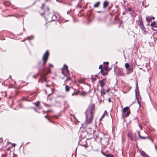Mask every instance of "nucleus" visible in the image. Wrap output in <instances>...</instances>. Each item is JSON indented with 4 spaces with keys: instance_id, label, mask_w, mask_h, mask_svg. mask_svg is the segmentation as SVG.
I'll return each instance as SVG.
<instances>
[{
    "instance_id": "1",
    "label": "nucleus",
    "mask_w": 157,
    "mask_h": 157,
    "mask_svg": "<svg viewBox=\"0 0 157 157\" xmlns=\"http://www.w3.org/2000/svg\"><path fill=\"white\" fill-rule=\"evenodd\" d=\"M95 109L94 105L93 104H90L85 112L86 115V121L85 123L86 124H90L92 121L93 111Z\"/></svg>"
},
{
    "instance_id": "2",
    "label": "nucleus",
    "mask_w": 157,
    "mask_h": 157,
    "mask_svg": "<svg viewBox=\"0 0 157 157\" xmlns=\"http://www.w3.org/2000/svg\"><path fill=\"white\" fill-rule=\"evenodd\" d=\"M49 53L48 51H47L44 54L42 59L43 61L41 62L38 63V65L40 67H43L44 65L46 63L48 57Z\"/></svg>"
},
{
    "instance_id": "3",
    "label": "nucleus",
    "mask_w": 157,
    "mask_h": 157,
    "mask_svg": "<svg viewBox=\"0 0 157 157\" xmlns=\"http://www.w3.org/2000/svg\"><path fill=\"white\" fill-rule=\"evenodd\" d=\"M62 73L64 76L67 75L69 73L67 66L65 64L64 66Z\"/></svg>"
},
{
    "instance_id": "4",
    "label": "nucleus",
    "mask_w": 157,
    "mask_h": 157,
    "mask_svg": "<svg viewBox=\"0 0 157 157\" xmlns=\"http://www.w3.org/2000/svg\"><path fill=\"white\" fill-rule=\"evenodd\" d=\"M128 136L131 140L136 141V135L135 133L129 134Z\"/></svg>"
},
{
    "instance_id": "5",
    "label": "nucleus",
    "mask_w": 157,
    "mask_h": 157,
    "mask_svg": "<svg viewBox=\"0 0 157 157\" xmlns=\"http://www.w3.org/2000/svg\"><path fill=\"white\" fill-rule=\"evenodd\" d=\"M41 9L44 12L43 13H41V15L42 16H43L45 13V11L47 10V11H48L49 10V8L48 7H46L45 6V5L44 4H42V6L41 7Z\"/></svg>"
},
{
    "instance_id": "6",
    "label": "nucleus",
    "mask_w": 157,
    "mask_h": 157,
    "mask_svg": "<svg viewBox=\"0 0 157 157\" xmlns=\"http://www.w3.org/2000/svg\"><path fill=\"white\" fill-rule=\"evenodd\" d=\"M40 71L42 72L43 75H46L50 71V69L49 68L47 70V71H45V69L44 67H43V69H40Z\"/></svg>"
},
{
    "instance_id": "7",
    "label": "nucleus",
    "mask_w": 157,
    "mask_h": 157,
    "mask_svg": "<svg viewBox=\"0 0 157 157\" xmlns=\"http://www.w3.org/2000/svg\"><path fill=\"white\" fill-rule=\"evenodd\" d=\"M154 19L155 17H154L150 16L148 17H146V20L148 22H150L151 21L152 19Z\"/></svg>"
},
{
    "instance_id": "8",
    "label": "nucleus",
    "mask_w": 157,
    "mask_h": 157,
    "mask_svg": "<svg viewBox=\"0 0 157 157\" xmlns=\"http://www.w3.org/2000/svg\"><path fill=\"white\" fill-rule=\"evenodd\" d=\"M105 80V79H103L102 80H101L99 81V83L100 84V85L101 87H103V86H104L105 85V83L104 81Z\"/></svg>"
},
{
    "instance_id": "9",
    "label": "nucleus",
    "mask_w": 157,
    "mask_h": 157,
    "mask_svg": "<svg viewBox=\"0 0 157 157\" xmlns=\"http://www.w3.org/2000/svg\"><path fill=\"white\" fill-rule=\"evenodd\" d=\"M140 28L141 29V30H142V32H143V33L144 34H145L146 33V32L145 30V27H144V25L140 27Z\"/></svg>"
},
{
    "instance_id": "10",
    "label": "nucleus",
    "mask_w": 157,
    "mask_h": 157,
    "mask_svg": "<svg viewBox=\"0 0 157 157\" xmlns=\"http://www.w3.org/2000/svg\"><path fill=\"white\" fill-rule=\"evenodd\" d=\"M141 155L144 157H149L146 154L144 151H142L140 152Z\"/></svg>"
},
{
    "instance_id": "11",
    "label": "nucleus",
    "mask_w": 157,
    "mask_h": 157,
    "mask_svg": "<svg viewBox=\"0 0 157 157\" xmlns=\"http://www.w3.org/2000/svg\"><path fill=\"white\" fill-rule=\"evenodd\" d=\"M100 4V3L99 2H96L94 5V8L98 7L99 6Z\"/></svg>"
},
{
    "instance_id": "12",
    "label": "nucleus",
    "mask_w": 157,
    "mask_h": 157,
    "mask_svg": "<svg viewBox=\"0 0 157 157\" xmlns=\"http://www.w3.org/2000/svg\"><path fill=\"white\" fill-rule=\"evenodd\" d=\"M138 25L140 27L144 25L142 21L140 20H139V21Z\"/></svg>"
},
{
    "instance_id": "13",
    "label": "nucleus",
    "mask_w": 157,
    "mask_h": 157,
    "mask_svg": "<svg viewBox=\"0 0 157 157\" xmlns=\"http://www.w3.org/2000/svg\"><path fill=\"white\" fill-rule=\"evenodd\" d=\"M108 3L106 2L105 1L103 3V7L104 8H105L108 5Z\"/></svg>"
},
{
    "instance_id": "14",
    "label": "nucleus",
    "mask_w": 157,
    "mask_h": 157,
    "mask_svg": "<svg viewBox=\"0 0 157 157\" xmlns=\"http://www.w3.org/2000/svg\"><path fill=\"white\" fill-rule=\"evenodd\" d=\"M100 72L102 73V74L103 75H105L107 74V72H104L103 69H101L100 71Z\"/></svg>"
},
{
    "instance_id": "15",
    "label": "nucleus",
    "mask_w": 157,
    "mask_h": 157,
    "mask_svg": "<svg viewBox=\"0 0 157 157\" xmlns=\"http://www.w3.org/2000/svg\"><path fill=\"white\" fill-rule=\"evenodd\" d=\"M52 21H55L56 20V16L55 15L53 14L52 16Z\"/></svg>"
},
{
    "instance_id": "16",
    "label": "nucleus",
    "mask_w": 157,
    "mask_h": 157,
    "mask_svg": "<svg viewBox=\"0 0 157 157\" xmlns=\"http://www.w3.org/2000/svg\"><path fill=\"white\" fill-rule=\"evenodd\" d=\"M151 26L152 27H156V23L155 21H154L153 22L151 23Z\"/></svg>"
},
{
    "instance_id": "17",
    "label": "nucleus",
    "mask_w": 157,
    "mask_h": 157,
    "mask_svg": "<svg viewBox=\"0 0 157 157\" xmlns=\"http://www.w3.org/2000/svg\"><path fill=\"white\" fill-rule=\"evenodd\" d=\"M138 135H139V136L140 137V138H141L142 139H145L148 138V137H146L141 136L140 135V132H138Z\"/></svg>"
},
{
    "instance_id": "18",
    "label": "nucleus",
    "mask_w": 157,
    "mask_h": 157,
    "mask_svg": "<svg viewBox=\"0 0 157 157\" xmlns=\"http://www.w3.org/2000/svg\"><path fill=\"white\" fill-rule=\"evenodd\" d=\"M65 91L66 92H68L69 90V88L68 86L66 85L65 86Z\"/></svg>"
},
{
    "instance_id": "19",
    "label": "nucleus",
    "mask_w": 157,
    "mask_h": 157,
    "mask_svg": "<svg viewBox=\"0 0 157 157\" xmlns=\"http://www.w3.org/2000/svg\"><path fill=\"white\" fill-rule=\"evenodd\" d=\"M133 70L132 67H130L128 68V73H131L132 72Z\"/></svg>"
},
{
    "instance_id": "20",
    "label": "nucleus",
    "mask_w": 157,
    "mask_h": 157,
    "mask_svg": "<svg viewBox=\"0 0 157 157\" xmlns=\"http://www.w3.org/2000/svg\"><path fill=\"white\" fill-rule=\"evenodd\" d=\"M128 109H129V107H124L123 110V112L124 113L126 112Z\"/></svg>"
},
{
    "instance_id": "21",
    "label": "nucleus",
    "mask_w": 157,
    "mask_h": 157,
    "mask_svg": "<svg viewBox=\"0 0 157 157\" xmlns=\"http://www.w3.org/2000/svg\"><path fill=\"white\" fill-rule=\"evenodd\" d=\"M40 105V102L39 101H38L36 102L35 103V105L37 107H38Z\"/></svg>"
},
{
    "instance_id": "22",
    "label": "nucleus",
    "mask_w": 157,
    "mask_h": 157,
    "mask_svg": "<svg viewBox=\"0 0 157 157\" xmlns=\"http://www.w3.org/2000/svg\"><path fill=\"white\" fill-rule=\"evenodd\" d=\"M129 65L128 63H126L125 64V67L127 69L129 68Z\"/></svg>"
},
{
    "instance_id": "23",
    "label": "nucleus",
    "mask_w": 157,
    "mask_h": 157,
    "mask_svg": "<svg viewBox=\"0 0 157 157\" xmlns=\"http://www.w3.org/2000/svg\"><path fill=\"white\" fill-rule=\"evenodd\" d=\"M103 69L105 71H108V67L107 66H105L104 67Z\"/></svg>"
},
{
    "instance_id": "24",
    "label": "nucleus",
    "mask_w": 157,
    "mask_h": 157,
    "mask_svg": "<svg viewBox=\"0 0 157 157\" xmlns=\"http://www.w3.org/2000/svg\"><path fill=\"white\" fill-rule=\"evenodd\" d=\"M105 94V91H104L103 90H101V95H104Z\"/></svg>"
},
{
    "instance_id": "25",
    "label": "nucleus",
    "mask_w": 157,
    "mask_h": 157,
    "mask_svg": "<svg viewBox=\"0 0 157 157\" xmlns=\"http://www.w3.org/2000/svg\"><path fill=\"white\" fill-rule=\"evenodd\" d=\"M33 38V36H30L28 37V39L29 40H32Z\"/></svg>"
},
{
    "instance_id": "26",
    "label": "nucleus",
    "mask_w": 157,
    "mask_h": 157,
    "mask_svg": "<svg viewBox=\"0 0 157 157\" xmlns=\"http://www.w3.org/2000/svg\"><path fill=\"white\" fill-rule=\"evenodd\" d=\"M105 115H104V114H103L102 115V116H101V118H100V121H101L102 119L104 117V116H105Z\"/></svg>"
},
{
    "instance_id": "27",
    "label": "nucleus",
    "mask_w": 157,
    "mask_h": 157,
    "mask_svg": "<svg viewBox=\"0 0 157 157\" xmlns=\"http://www.w3.org/2000/svg\"><path fill=\"white\" fill-rule=\"evenodd\" d=\"M130 112H127V113H126V117H127L130 114Z\"/></svg>"
},
{
    "instance_id": "28",
    "label": "nucleus",
    "mask_w": 157,
    "mask_h": 157,
    "mask_svg": "<svg viewBox=\"0 0 157 157\" xmlns=\"http://www.w3.org/2000/svg\"><path fill=\"white\" fill-rule=\"evenodd\" d=\"M102 65H100L99 66V68L100 69H102Z\"/></svg>"
},
{
    "instance_id": "29",
    "label": "nucleus",
    "mask_w": 157,
    "mask_h": 157,
    "mask_svg": "<svg viewBox=\"0 0 157 157\" xmlns=\"http://www.w3.org/2000/svg\"><path fill=\"white\" fill-rule=\"evenodd\" d=\"M104 64L108 65L109 64V62H104Z\"/></svg>"
},
{
    "instance_id": "30",
    "label": "nucleus",
    "mask_w": 157,
    "mask_h": 157,
    "mask_svg": "<svg viewBox=\"0 0 157 157\" xmlns=\"http://www.w3.org/2000/svg\"><path fill=\"white\" fill-rule=\"evenodd\" d=\"M127 10L128 11L130 12L131 11V9L130 8H128Z\"/></svg>"
},
{
    "instance_id": "31",
    "label": "nucleus",
    "mask_w": 157,
    "mask_h": 157,
    "mask_svg": "<svg viewBox=\"0 0 157 157\" xmlns=\"http://www.w3.org/2000/svg\"><path fill=\"white\" fill-rule=\"evenodd\" d=\"M103 114L104 115H105V114H107V112L106 110L104 111V113Z\"/></svg>"
},
{
    "instance_id": "32",
    "label": "nucleus",
    "mask_w": 157,
    "mask_h": 157,
    "mask_svg": "<svg viewBox=\"0 0 157 157\" xmlns=\"http://www.w3.org/2000/svg\"><path fill=\"white\" fill-rule=\"evenodd\" d=\"M135 96L136 97H137V92L136 91V90H135Z\"/></svg>"
},
{
    "instance_id": "33",
    "label": "nucleus",
    "mask_w": 157,
    "mask_h": 157,
    "mask_svg": "<svg viewBox=\"0 0 157 157\" xmlns=\"http://www.w3.org/2000/svg\"><path fill=\"white\" fill-rule=\"evenodd\" d=\"M109 91V89H108L106 90V92L108 93Z\"/></svg>"
},
{
    "instance_id": "34",
    "label": "nucleus",
    "mask_w": 157,
    "mask_h": 157,
    "mask_svg": "<svg viewBox=\"0 0 157 157\" xmlns=\"http://www.w3.org/2000/svg\"><path fill=\"white\" fill-rule=\"evenodd\" d=\"M108 101L109 102H110L111 101V99L110 98H109V99H108Z\"/></svg>"
},
{
    "instance_id": "35",
    "label": "nucleus",
    "mask_w": 157,
    "mask_h": 157,
    "mask_svg": "<svg viewBox=\"0 0 157 157\" xmlns=\"http://www.w3.org/2000/svg\"><path fill=\"white\" fill-rule=\"evenodd\" d=\"M51 111V110H48L46 112V113H48V112H49V111Z\"/></svg>"
},
{
    "instance_id": "36",
    "label": "nucleus",
    "mask_w": 157,
    "mask_h": 157,
    "mask_svg": "<svg viewBox=\"0 0 157 157\" xmlns=\"http://www.w3.org/2000/svg\"><path fill=\"white\" fill-rule=\"evenodd\" d=\"M49 66H51L52 67H53V65L50 64H49Z\"/></svg>"
},
{
    "instance_id": "37",
    "label": "nucleus",
    "mask_w": 157,
    "mask_h": 157,
    "mask_svg": "<svg viewBox=\"0 0 157 157\" xmlns=\"http://www.w3.org/2000/svg\"><path fill=\"white\" fill-rule=\"evenodd\" d=\"M109 157H114L112 155H110L109 156Z\"/></svg>"
},
{
    "instance_id": "38",
    "label": "nucleus",
    "mask_w": 157,
    "mask_h": 157,
    "mask_svg": "<svg viewBox=\"0 0 157 157\" xmlns=\"http://www.w3.org/2000/svg\"><path fill=\"white\" fill-rule=\"evenodd\" d=\"M46 86L47 87H49V85H46Z\"/></svg>"
},
{
    "instance_id": "39",
    "label": "nucleus",
    "mask_w": 157,
    "mask_h": 157,
    "mask_svg": "<svg viewBox=\"0 0 157 157\" xmlns=\"http://www.w3.org/2000/svg\"><path fill=\"white\" fill-rule=\"evenodd\" d=\"M138 104L140 105V103L138 100Z\"/></svg>"
},
{
    "instance_id": "40",
    "label": "nucleus",
    "mask_w": 157,
    "mask_h": 157,
    "mask_svg": "<svg viewBox=\"0 0 157 157\" xmlns=\"http://www.w3.org/2000/svg\"><path fill=\"white\" fill-rule=\"evenodd\" d=\"M75 94V93H73L72 94V96H73L74 95V94Z\"/></svg>"
},
{
    "instance_id": "41",
    "label": "nucleus",
    "mask_w": 157,
    "mask_h": 157,
    "mask_svg": "<svg viewBox=\"0 0 157 157\" xmlns=\"http://www.w3.org/2000/svg\"><path fill=\"white\" fill-rule=\"evenodd\" d=\"M15 145H16V144H13V146H15Z\"/></svg>"
},
{
    "instance_id": "42",
    "label": "nucleus",
    "mask_w": 157,
    "mask_h": 157,
    "mask_svg": "<svg viewBox=\"0 0 157 157\" xmlns=\"http://www.w3.org/2000/svg\"><path fill=\"white\" fill-rule=\"evenodd\" d=\"M155 147L157 151V147L156 145H155Z\"/></svg>"
},
{
    "instance_id": "43",
    "label": "nucleus",
    "mask_w": 157,
    "mask_h": 157,
    "mask_svg": "<svg viewBox=\"0 0 157 157\" xmlns=\"http://www.w3.org/2000/svg\"><path fill=\"white\" fill-rule=\"evenodd\" d=\"M33 77H34V78H35V77H36V75H33Z\"/></svg>"
},
{
    "instance_id": "44",
    "label": "nucleus",
    "mask_w": 157,
    "mask_h": 157,
    "mask_svg": "<svg viewBox=\"0 0 157 157\" xmlns=\"http://www.w3.org/2000/svg\"><path fill=\"white\" fill-rule=\"evenodd\" d=\"M117 17H115V20H116V18H117Z\"/></svg>"
},
{
    "instance_id": "45",
    "label": "nucleus",
    "mask_w": 157,
    "mask_h": 157,
    "mask_svg": "<svg viewBox=\"0 0 157 157\" xmlns=\"http://www.w3.org/2000/svg\"><path fill=\"white\" fill-rule=\"evenodd\" d=\"M77 94H77V93H76L75 94L76 95H77Z\"/></svg>"
},
{
    "instance_id": "46",
    "label": "nucleus",
    "mask_w": 157,
    "mask_h": 157,
    "mask_svg": "<svg viewBox=\"0 0 157 157\" xmlns=\"http://www.w3.org/2000/svg\"><path fill=\"white\" fill-rule=\"evenodd\" d=\"M67 79H70V78H67Z\"/></svg>"
},
{
    "instance_id": "47",
    "label": "nucleus",
    "mask_w": 157,
    "mask_h": 157,
    "mask_svg": "<svg viewBox=\"0 0 157 157\" xmlns=\"http://www.w3.org/2000/svg\"><path fill=\"white\" fill-rule=\"evenodd\" d=\"M81 95H83V94H81Z\"/></svg>"
},
{
    "instance_id": "48",
    "label": "nucleus",
    "mask_w": 157,
    "mask_h": 157,
    "mask_svg": "<svg viewBox=\"0 0 157 157\" xmlns=\"http://www.w3.org/2000/svg\"><path fill=\"white\" fill-rule=\"evenodd\" d=\"M121 75L122 74V73L121 72V73L120 74Z\"/></svg>"
},
{
    "instance_id": "49",
    "label": "nucleus",
    "mask_w": 157,
    "mask_h": 157,
    "mask_svg": "<svg viewBox=\"0 0 157 157\" xmlns=\"http://www.w3.org/2000/svg\"><path fill=\"white\" fill-rule=\"evenodd\" d=\"M2 156H3V155H2Z\"/></svg>"
},
{
    "instance_id": "50",
    "label": "nucleus",
    "mask_w": 157,
    "mask_h": 157,
    "mask_svg": "<svg viewBox=\"0 0 157 157\" xmlns=\"http://www.w3.org/2000/svg\"><path fill=\"white\" fill-rule=\"evenodd\" d=\"M102 140V139H101V140Z\"/></svg>"
},
{
    "instance_id": "51",
    "label": "nucleus",
    "mask_w": 157,
    "mask_h": 157,
    "mask_svg": "<svg viewBox=\"0 0 157 157\" xmlns=\"http://www.w3.org/2000/svg\"><path fill=\"white\" fill-rule=\"evenodd\" d=\"M45 117H46V116H45Z\"/></svg>"
}]
</instances>
